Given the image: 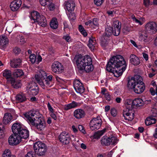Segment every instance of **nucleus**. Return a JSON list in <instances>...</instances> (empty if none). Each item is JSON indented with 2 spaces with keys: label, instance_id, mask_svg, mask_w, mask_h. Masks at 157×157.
Instances as JSON below:
<instances>
[{
  "label": "nucleus",
  "instance_id": "nucleus-49",
  "mask_svg": "<svg viewBox=\"0 0 157 157\" xmlns=\"http://www.w3.org/2000/svg\"><path fill=\"white\" fill-rule=\"evenodd\" d=\"M53 76L50 75L48 76H46V78L45 80L47 81V82H49V85H51L52 82V80Z\"/></svg>",
  "mask_w": 157,
  "mask_h": 157
},
{
  "label": "nucleus",
  "instance_id": "nucleus-64",
  "mask_svg": "<svg viewBox=\"0 0 157 157\" xmlns=\"http://www.w3.org/2000/svg\"><path fill=\"white\" fill-rule=\"evenodd\" d=\"M25 157H34V155L32 152H28L25 156Z\"/></svg>",
  "mask_w": 157,
  "mask_h": 157
},
{
  "label": "nucleus",
  "instance_id": "nucleus-29",
  "mask_svg": "<svg viewBox=\"0 0 157 157\" xmlns=\"http://www.w3.org/2000/svg\"><path fill=\"white\" fill-rule=\"evenodd\" d=\"M12 119V115L11 113H7L4 114L3 118V122L4 124H7L9 123Z\"/></svg>",
  "mask_w": 157,
  "mask_h": 157
},
{
  "label": "nucleus",
  "instance_id": "nucleus-41",
  "mask_svg": "<svg viewBox=\"0 0 157 157\" xmlns=\"http://www.w3.org/2000/svg\"><path fill=\"white\" fill-rule=\"evenodd\" d=\"M109 145H115L117 144L118 140L117 138L114 136L109 137Z\"/></svg>",
  "mask_w": 157,
  "mask_h": 157
},
{
  "label": "nucleus",
  "instance_id": "nucleus-11",
  "mask_svg": "<svg viewBox=\"0 0 157 157\" xmlns=\"http://www.w3.org/2000/svg\"><path fill=\"white\" fill-rule=\"evenodd\" d=\"M59 139L63 145H67L70 143L71 138L67 132H63L61 133L59 136Z\"/></svg>",
  "mask_w": 157,
  "mask_h": 157
},
{
  "label": "nucleus",
  "instance_id": "nucleus-63",
  "mask_svg": "<svg viewBox=\"0 0 157 157\" xmlns=\"http://www.w3.org/2000/svg\"><path fill=\"white\" fill-rule=\"evenodd\" d=\"M144 4L146 7H148L149 5V0H144Z\"/></svg>",
  "mask_w": 157,
  "mask_h": 157
},
{
  "label": "nucleus",
  "instance_id": "nucleus-30",
  "mask_svg": "<svg viewBox=\"0 0 157 157\" xmlns=\"http://www.w3.org/2000/svg\"><path fill=\"white\" fill-rule=\"evenodd\" d=\"M10 83L12 86L15 88L17 89L21 86V83L20 81L15 80L13 78H11L10 80Z\"/></svg>",
  "mask_w": 157,
  "mask_h": 157
},
{
  "label": "nucleus",
  "instance_id": "nucleus-43",
  "mask_svg": "<svg viewBox=\"0 0 157 157\" xmlns=\"http://www.w3.org/2000/svg\"><path fill=\"white\" fill-rule=\"evenodd\" d=\"M12 155L9 149H6L4 151L2 157H10Z\"/></svg>",
  "mask_w": 157,
  "mask_h": 157
},
{
  "label": "nucleus",
  "instance_id": "nucleus-25",
  "mask_svg": "<svg viewBox=\"0 0 157 157\" xmlns=\"http://www.w3.org/2000/svg\"><path fill=\"white\" fill-rule=\"evenodd\" d=\"M21 129L17 134L20 137L21 139V138L27 139L29 136V131L26 129L23 128Z\"/></svg>",
  "mask_w": 157,
  "mask_h": 157
},
{
  "label": "nucleus",
  "instance_id": "nucleus-32",
  "mask_svg": "<svg viewBox=\"0 0 157 157\" xmlns=\"http://www.w3.org/2000/svg\"><path fill=\"white\" fill-rule=\"evenodd\" d=\"M77 105L78 103L77 102L73 101L69 104L65 105L63 107V109L65 110H68L72 108H75L77 106Z\"/></svg>",
  "mask_w": 157,
  "mask_h": 157
},
{
  "label": "nucleus",
  "instance_id": "nucleus-47",
  "mask_svg": "<svg viewBox=\"0 0 157 157\" xmlns=\"http://www.w3.org/2000/svg\"><path fill=\"white\" fill-rule=\"evenodd\" d=\"M4 129L3 125L0 123V138H2L4 135Z\"/></svg>",
  "mask_w": 157,
  "mask_h": 157
},
{
  "label": "nucleus",
  "instance_id": "nucleus-23",
  "mask_svg": "<svg viewBox=\"0 0 157 157\" xmlns=\"http://www.w3.org/2000/svg\"><path fill=\"white\" fill-rule=\"evenodd\" d=\"M9 40L5 36H0V47L1 48H4L8 45Z\"/></svg>",
  "mask_w": 157,
  "mask_h": 157
},
{
  "label": "nucleus",
  "instance_id": "nucleus-13",
  "mask_svg": "<svg viewBox=\"0 0 157 157\" xmlns=\"http://www.w3.org/2000/svg\"><path fill=\"white\" fill-rule=\"evenodd\" d=\"M8 141L10 145H16L21 142V138L18 135L13 134L10 136L8 139Z\"/></svg>",
  "mask_w": 157,
  "mask_h": 157
},
{
  "label": "nucleus",
  "instance_id": "nucleus-58",
  "mask_svg": "<svg viewBox=\"0 0 157 157\" xmlns=\"http://www.w3.org/2000/svg\"><path fill=\"white\" fill-rule=\"evenodd\" d=\"M47 106L48 109L50 111V113L54 112L53 109L51 106L49 102H48L47 104Z\"/></svg>",
  "mask_w": 157,
  "mask_h": 157
},
{
  "label": "nucleus",
  "instance_id": "nucleus-9",
  "mask_svg": "<svg viewBox=\"0 0 157 157\" xmlns=\"http://www.w3.org/2000/svg\"><path fill=\"white\" fill-rule=\"evenodd\" d=\"M101 120L99 117L93 118L90 122V129L92 130L98 129L101 126Z\"/></svg>",
  "mask_w": 157,
  "mask_h": 157
},
{
  "label": "nucleus",
  "instance_id": "nucleus-1",
  "mask_svg": "<svg viewBox=\"0 0 157 157\" xmlns=\"http://www.w3.org/2000/svg\"><path fill=\"white\" fill-rule=\"evenodd\" d=\"M126 66L125 61L123 56L117 55L110 59L106 65V69L108 71L112 72L115 77H118L125 71Z\"/></svg>",
  "mask_w": 157,
  "mask_h": 157
},
{
  "label": "nucleus",
  "instance_id": "nucleus-62",
  "mask_svg": "<svg viewBox=\"0 0 157 157\" xmlns=\"http://www.w3.org/2000/svg\"><path fill=\"white\" fill-rule=\"evenodd\" d=\"M142 54L143 57L145 60L147 61L148 59V55L147 54L145 53H143Z\"/></svg>",
  "mask_w": 157,
  "mask_h": 157
},
{
  "label": "nucleus",
  "instance_id": "nucleus-31",
  "mask_svg": "<svg viewBox=\"0 0 157 157\" xmlns=\"http://www.w3.org/2000/svg\"><path fill=\"white\" fill-rule=\"evenodd\" d=\"M89 43L88 44L89 47L90 48L91 51L94 49L95 45H96V41L95 38L91 37L89 40Z\"/></svg>",
  "mask_w": 157,
  "mask_h": 157
},
{
  "label": "nucleus",
  "instance_id": "nucleus-17",
  "mask_svg": "<svg viewBox=\"0 0 157 157\" xmlns=\"http://www.w3.org/2000/svg\"><path fill=\"white\" fill-rule=\"evenodd\" d=\"M21 4V0H17L16 1L12 2L10 4V7L12 11H15L18 10Z\"/></svg>",
  "mask_w": 157,
  "mask_h": 157
},
{
  "label": "nucleus",
  "instance_id": "nucleus-5",
  "mask_svg": "<svg viewBox=\"0 0 157 157\" xmlns=\"http://www.w3.org/2000/svg\"><path fill=\"white\" fill-rule=\"evenodd\" d=\"M30 18L31 20L34 21L32 22L33 23L37 22L39 25L43 27H45L46 26V20L43 15H40L36 11H34L32 12Z\"/></svg>",
  "mask_w": 157,
  "mask_h": 157
},
{
  "label": "nucleus",
  "instance_id": "nucleus-15",
  "mask_svg": "<svg viewBox=\"0 0 157 157\" xmlns=\"http://www.w3.org/2000/svg\"><path fill=\"white\" fill-rule=\"evenodd\" d=\"M27 89L33 95H36L38 94L39 91L38 86L35 85L34 83H29L27 86Z\"/></svg>",
  "mask_w": 157,
  "mask_h": 157
},
{
  "label": "nucleus",
  "instance_id": "nucleus-42",
  "mask_svg": "<svg viewBox=\"0 0 157 157\" xmlns=\"http://www.w3.org/2000/svg\"><path fill=\"white\" fill-rule=\"evenodd\" d=\"M49 3L46 6L48 7L50 10L53 11L54 10L55 8V4L52 2V0H51Z\"/></svg>",
  "mask_w": 157,
  "mask_h": 157
},
{
  "label": "nucleus",
  "instance_id": "nucleus-24",
  "mask_svg": "<svg viewBox=\"0 0 157 157\" xmlns=\"http://www.w3.org/2000/svg\"><path fill=\"white\" fill-rule=\"evenodd\" d=\"M147 33L146 32L143 31L139 33V40L141 41H143L145 42H148V35Z\"/></svg>",
  "mask_w": 157,
  "mask_h": 157
},
{
  "label": "nucleus",
  "instance_id": "nucleus-19",
  "mask_svg": "<svg viewBox=\"0 0 157 157\" xmlns=\"http://www.w3.org/2000/svg\"><path fill=\"white\" fill-rule=\"evenodd\" d=\"M23 128L19 123H15L12 126V130L13 134H18Z\"/></svg>",
  "mask_w": 157,
  "mask_h": 157
},
{
  "label": "nucleus",
  "instance_id": "nucleus-40",
  "mask_svg": "<svg viewBox=\"0 0 157 157\" xmlns=\"http://www.w3.org/2000/svg\"><path fill=\"white\" fill-rule=\"evenodd\" d=\"M13 75L15 77H18L23 75L24 73L21 69H16L14 71Z\"/></svg>",
  "mask_w": 157,
  "mask_h": 157
},
{
  "label": "nucleus",
  "instance_id": "nucleus-59",
  "mask_svg": "<svg viewBox=\"0 0 157 157\" xmlns=\"http://www.w3.org/2000/svg\"><path fill=\"white\" fill-rule=\"evenodd\" d=\"M140 21V25H142L145 21V19L144 17H141L140 18L139 20Z\"/></svg>",
  "mask_w": 157,
  "mask_h": 157
},
{
  "label": "nucleus",
  "instance_id": "nucleus-39",
  "mask_svg": "<svg viewBox=\"0 0 157 157\" xmlns=\"http://www.w3.org/2000/svg\"><path fill=\"white\" fill-rule=\"evenodd\" d=\"M3 77L7 79L10 78L11 76V72L10 70L8 69L5 70L2 72Z\"/></svg>",
  "mask_w": 157,
  "mask_h": 157
},
{
  "label": "nucleus",
  "instance_id": "nucleus-48",
  "mask_svg": "<svg viewBox=\"0 0 157 157\" xmlns=\"http://www.w3.org/2000/svg\"><path fill=\"white\" fill-rule=\"evenodd\" d=\"M30 61L32 63H34L36 60V57L34 54H31L29 56Z\"/></svg>",
  "mask_w": 157,
  "mask_h": 157
},
{
  "label": "nucleus",
  "instance_id": "nucleus-26",
  "mask_svg": "<svg viewBox=\"0 0 157 157\" xmlns=\"http://www.w3.org/2000/svg\"><path fill=\"white\" fill-rule=\"evenodd\" d=\"M65 5L67 10L69 12H71L74 11L75 5L73 1H70L66 2Z\"/></svg>",
  "mask_w": 157,
  "mask_h": 157
},
{
  "label": "nucleus",
  "instance_id": "nucleus-33",
  "mask_svg": "<svg viewBox=\"0 0 157 157\" xmlns=\"http://www.w3.org/2000/svg\"><path fill=\"white\" fill-rule=\"evenodd\" d=\"M143 100L140 98H137L133 100V108L135 106L139 107L144 104Z\"/></svg>",
  "mask_w": 157,
  "mask_h": 157
},
{
  "label": "nucleus",
  "instance_id": "nucleus-55",
  "mask_svg": "<svg viewBox=\"0 0 157 157\" xmlns=\"http://www.w3.org/2000/svg\"><path fill=\"white\" fill-rule=\"evenodd\" d=\"M63 38L67 42H69L71 41V37L68 35L63 36Z\"/></svg>",
  "mask_w": 157,
  "mask_h": 157
},
{
  "label": "nucleus",
  "instance_id": "nucleus-2",
  "mask_svg": "<svg viewBox=\"0 0 157 157\" xmlns=\"http://www.w3.org/2000/svg\"><path fill=\"white\" fill-rule=\"evenodd\" d=\"M24 115L29 124L35 126L39 131H41L45 127V122L43 119L41 118L38 113L34 111H31Z\"/></svg>",
  "mask_w": 157,
  "mask_h": 157
},
{
  "label": "nucleus",
  "instance_id": "nucleus-36",
  "mask_svg": "<svg viewBox=\"0 0 157 157\" xmlns=\"http://www.w3.org/2000/svg\"><path fill=\"white\" fill-rule=\"evenodd\" d=\"M50 25L52 29H57L58 26V24L57 19L55 18H53L51 21Z\"/></svg>",
  "mask_w": 157,
  "mask_h": 157
},
{
  "label": "nucleus",
  "instance_id": "nucleus-18",
  "mask_svg": "<svg viewBox=\"0 0 157 157\" xmlns=\"http://www.w3.org/2000/svg\"><path fill=\"white\" fill-rule=\"evenodd\" d=\"M114 35L118 36L120 33L121 27V23L118 21H116L114 22Z\"/></svg>",
  "mask_w": 157,
  "mask_h": 157
},
{
  "label": "nucleus",
  "instance_id": "nucleus-14",
  "mask_svg": "<svg viewBox=\"0 0 157 157\" xmlns=\"http://www.w3.org/2000/svg\"><path fill=\"white\" fill-rule=\"evenodd\" d=\"M123 116L124 119L131 121L134 117V112L133 109H125L123 111Z\"/></svg>",
  "mask_w": 157,
  "mask_h": 157
},
{
  "label": "nucleus",
  "instance_id": "nucleus-28",
  "mask_svg": "<svg viewBox=\"0 0 157 157\" xmlns=\"http://www.w3.org/2000/svg\"><path fill=\"white\" fill-rule=\"evenodd\" d=\"M47 75L45 71L43 70H40L39 71V73L38 74L36 75L35 78L36 80H38L45 79L46 78Z\"/></svg>",
  "mask_w": 157,
  "mask_h": 157
},
{
  "label": "nucleus",
  "instance_id": "nucleus-60",
  "mask_svg": "<svg viewBox=\"0 0 157 157\" xmlns=\"http://www.w3.org/2000/svg\"><path fill=\"white\" fill-rule=\"evenodd\" d=\"M50 116L52 117L55 120H56L57 119V117L55 114L54 113V112L50 113Z\"/></svg>",
  "mask_w": 157,
  "mask_h": 157
},
{
  "label": "nucleus",
  "instance_id": "nucleus-35",
  "mask_svg": "<svg viewBox=\"0 0 157 157\" xmlns=\"http://www.w3.org/2000/svg\"><path fill=\"white\" fill-rule=\"evenodd\" d=\"M106 130V128H104L101 130L95 132L94 135V138L96 139H99L105 132Z\"/></svg>",
  "mask_w": 157,
  "mask_h": 157
},
{
  "label": "nucleus",
  "instance_id": "nucleus-20",
  "mask_svg": "<svg viewBox=\"0 0 157 157\" xmlns=\"http://www.w3.org/2000/svg\"><path fill=\"white\" fill-rule=\"evenodd\" d=\"M15 99L17 102L18 103L24 102L27 99L25 94L22 92L17 94L15 96Z\"/></svg>",
  "mask_w": 157,
  "mask_h": 157
},
{
  "label": "nucleus",
  "instance_id": "nucleus-27",
  "mask_svg": "<svg viewBox=\"0 0 157 157\" xmlns=\"http://www.w3.org/2000/svg\"><path fill=\"white\" fill-rule=\"evenodd\" d=\"M21 60L20 59H13L10 62V66L13 68L19 67L21 64Z\"/></svg>",
  "mask_w": 157,
  "mask_h": 157
},
{
  "label": "nucleus",
  "instance_id": "nucleus-57",
  "mask_svg": "<svg viewBox=\"0 0 157 157\" xmlns=\"http://www.w3.org/2000/svg\"><path fill=\"white\" fill-rule=\"evenodd\" d=\"M93 23L94 25L97 26L98 25V19L97 18H94L93 19Z\"/></svg>",
  "mask_w": 157,
  "mask_h": 157
},
{
  "label": "nucleus",
  "instance_id": "nucleus-45",
  "mask_svg": "<svg viewBox=\"0 0 157 157\" xmlns=\"http://www.w3.org/2000/svg\"><path fill=\"white\" fill-rule=\"evenodd\" d=\"M17 41L21 44H23L25 42L24 37L22 36H21L20 35L18 36H17Z\"/></svg>",
  "mask_w": 157,
  "mask_h": 157
},
{
  "label": "nucleus",
  "instance_id": "nucleus-50",
  "mask_svg": "<svg viewBox=\"0 0 157 157\" xmlns=\"http://www.w3.org/2000/svg\"><path fill=\"white\" fill-rule=\"evenodd\" d=\"M94 4L97 6H99L102 5L104 0H94Z\"/></svg>",
  "mask_w": 157,
  "mask_h": 157
},
{
  "label": "nucleus",
  "instance_id": "nucleus-22",
  "mask_svg": "<svg viewBox=\"0 0 157 157\" xmlns=\"http://www.w3.org/2000/svg\"><path fill=\"white\" fill-rule=\"evenodd\" d=\"M36 81L40 86L44 89H46L51 87V85H49V82H47L45 79L38 80Z\"/></svg>",
  "mask_w": 157,
  "mask_h": 157
},
{
  "label": "nucleus",
  "instance_id": "nucleus-46",
  "mask_svg": "<svg viewBox=\"0 0 157 157\" xmlns=\"http://www.w3.org/2000/svg\"><path fill=\"white\" fill-rule=\"evenodd\" d=\"M51 0H40V4L43 6H46Z\"/></svg>",
  "mask_w": 157,
  "mask_h": 157
},
{
  "label": "nucleus",
  "instance_id": "nucleus-34",
  "mask_svg": "<svg viewBox=\"0 0 157 157\" xmlns=\"http://www.w3.org/2000/svg\"><path fill=\"white\" fill-rule=\"evenodd\" d=\"M156 122L155 119L151 116L147 118L145 121V123L146 125L155 124Z\"/></svg>",
  "mask_w": 157,
  "mask_h": 157
},
{
  "label": "nucleus",
  "instance_id": "nucleus-4",
  "mask_svg": "<svg viewBox=\"0 0 157 157\" xmlns=\"http://www.w3.org/2000/svg\"><path fill=\"white\" fill-rule=\"evenodd\" d=\"M142 78L139 75H136L128 81V86L133 89L137 94L142 93L145 90V86L142 81Z\"/></svg>",
  "mask_w": 157,
  "mask_h": 157
},
{
  "label": "nucleus",
  "instance_id": "nucleus-56",
  "mask_svg": "<svg viewBox=\"0 0 157 157\" xmlns=\"http://www.w3.org/2000/svg\"><path fill=\"white\" fill-rule=\"evenodd\" d=\"M78 128L80 131L83 134H85L86 132L84 130L83 126L82 125H79L78 126Z\"/></svg>",
  "mask_w": 157,
  "mask_h": 157
},
{
  "label": "nucleus",
  "instance_id": "nucleus-16",
  "mask_svg": "<svg viewBox=\"0 0 157 157\" xmlns=\"http://www.w3.org/2000/svg\"><path fill=\"white\" fill-rule=\"evenodd\" d=\"M85 113L84 110L80 109L75 110L74 112V116L77 119H80L84 117Z\"/></svg>",
  "mask_w": 157,
  "mask_h": 157
},
{
  "label": "nucleus",
  "instance_id": "nucleus-53",
  "mask_svg": "<svg viewBox=\"0 0 157 157\" xmlns=\"http://www.w3.org/2000/svg\"><path fill=\"white\" fill-rule=\"evenodd\" d=\"M56 81L59 82L61 83H63L65 82L64 80L59 77L56 76Z\"/></svg>",
  "mask_w": 157,
  "mask_h": 157
},
{
  "label": "nucleus",
  "instance_id": "nucleus-12",
  "mask_svg": "<svg viewBox=\"0 0 157 157\" xmlns=\"http://www.w3.org/2000/svg\"><path fill=\"white\" fill-rule=\"evenodd\" d=\"M73 86L76 92L78 93L81 94L85 91L83 84L78 79H75L73 82Z\"/></svg>",
  "mask_w": 157,
  "mask_h": 157
},
{
  "label": "nucleus",
  "instance_id": "nucleus-8",
  "mask_svg": "<svg viewBox=\"0 0 157 157\" xmlns=\"http://www.w3.org/2000/svg\"><path fill=\"white\" fill-rule=\"evenodd\" d=\"M114 31L113 28L108 26L106 28L105 36L102 38L101 41V45L103 48H105L107 46L108 44V41L106 40H105V39L107 40L106 37H108L112 34L114 35Z\"/></svg>",
  "mask_w": 157,
  "mask_h": 157
},
{
  "label": "nucleus",
  "instance_id": "nucleus-38",
  "mask_svg": "<svg viewBox=\"0 0 157 157\" xmlns=\"http://www.w3.org/2000/svg\"><path fill=\"white\" fill-rule=\"evenodd\" d=\"M126 109H133V101L131 99H128L126 101Z\"/></svg>",
  "mask_w": 157,
  "mask_h": 157
},
{
  "label": "nucleus",
  "instance_id": "nucleus-52",
  "mask_svg": "<svg viewBox=\"0 0 157 157\" xmlns=\"http://www.w3.org/2000/svg\"><path fill=\"white\" fill-rule=\"evenodd\" d=\"M21 52V49L18 47H15L13 49V52L16 54H19Z\"/></svg>",
  "mask_w": 157,
  "mask_h": 157
},
{
  "label": "nucleus",
  "instance_id": "nucleus-51",
  "mask_svg": "<svg viewBox=\"0 0 157 157\" xmlns=\"http://www.w3.org/2000/svg\"><path fill=\"white\" fill-rule=\"evenodd\" d=\"M131 30V27L129 26H125L123 29V31L124 33L129 32Z\"/></svg>",
  "mask_w": 157,
  "mask_h": 157
},
{
  "label": "nucleus",
  "instance_id": "nucleus-7",
  "mask_svg": "<svg viewBox=\"0 0 157 157\" xmlns=\"http://www.w3.org/2000/svg\"><path fill=\"white\" fill-rule=\"evenodd\" d=\"M146 32L151 35L157 32V24L154 21H150L147 23L145 26Z\"/></svg>",
  "mask_w": 157,
  "mask_h": 157
},
{
  "label": "nucleus",
  "instance_id": "nucleus-54",
  "mask_svg": "<svg viewBox=\"0 0 157 157\" xmlns=\"http://www.w3.org/2000/svg\"><path fill=\"white\" fill-rule=\"evenodd\" d=\"M111 113L113 117H115L117 115L116 110L114 108L111 109Z\"/></svg>",
  "mask_w": 157,
  "mask_h": 157
},
{
  "label": "nucleus",
  "instance_id": "nucleus-21",
  "mask_svg": "<svg viewBox=\"0 0 157 157\" xmlns=\"http://www.w3.org/2000/svg\"><path fill=\"white\" fill-rule=\"evenodd\" d=\"M130 61L131 63L135 66L139 65L140 63V59L134 54H131L130 56Z\"/></svg>",
  "mask_w": 157,
  "mask_h": 157
},
{
  "label": "nucleus",
  "instance_id": "nucleus-44",
  "mask_svg": "<svg viewBox=\"0 0 157 157\" xmlns=\"http://www.w3.org/2000/svg\"><path fill=\"white\" fill-rule=\"evenodd\" d=\"M79 29L81 34L84 36H87V33L82 25H79Z\"/></svg>",
  "mask_w": 157,
  "mask_h": 157
},
{
  "label": "nucleus",
  "instance_id": "nucleus-37",
  "mask_svg": "<svg viewBox=\"0 0 157 157\" xmlns=\"http://www.w3.org/2000/svg\"><path fill=\"white\" fill-rule=\"evenodd\" d=\"M109 137L107 138L106 136H103L101 139V144L102 145L109 146Z\"/></svg>",
  "mask_w": 157,
  "mask_h": 157
},
{
  "label": "nucleus",
  "instance_id": "nucleus-6",
  "mask_svg": "<svg viewBox=\"0 0 157 157\" xmlns=\"http://www.w3.org/2000/svg\"><path fill=\"white\" fill-rule=\"evenodd\" d=\"M34 150L35 153L39 156L44 155L47 152V146L43 143L38 141L33 145Z\"/></svg>",
  "mask_w": 157,
  "mask_h": 157
},
{
  "label": "nucleus",
  "instance_id": "nucleus-10",
  "mask_svg": "<svg viewBox=\"0 0 157 157\" xmlns=\"http://www.w3.org/2000/svg\"><path fill=\"white\" fill-rule=\"evenodd\" d=\"M52 71L55 73L61 74L64 71V68L62 64L58 61L52 63Z\"/></svg>",
  "mask_w": 157,
  "mask_h": 157
},
{
  "label": "nucleus",
  "instance_id": "nucleus-3",
  "mask_svg": "<svg viewBox=\"0 0 157 157\" xmlns=\"http://www.w3.org/2000/svg\"><path fill=\"white\" fill-rule=\"evenodd\" d=\"M74 60L79 71L84 70L86 72H89L93 70L92 59L88 55L82 57H80L78 56H76Z\"/></svg>",
  "mask_w": 157,
  "mask_h": 157
},
{
  "label": "nucleus",
  "instance_id": "nucleus-61",
  "mask_svg": "<svg viewBox=\"0 0 157 157\" xmlns=\"http://www.w3.org/2000/svg\"><path fill=\"white\" fill-rule=\"evenodd\" d=\"M105 97L106 98V99L108 100V101H110V96L109 94L108 93H106V94H105Z\"/></svg>",
  "mask_w": 157,
  "mask_h": 157
}]
</instances>
